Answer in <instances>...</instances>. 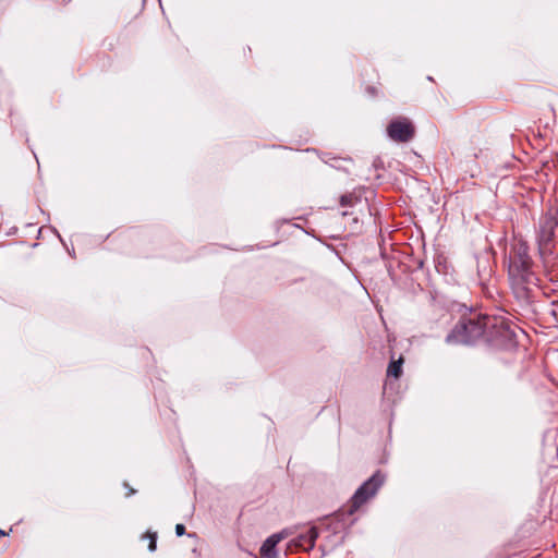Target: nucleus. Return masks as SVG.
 I'll use <instances>...</instances> for the list:
<instances>
[{"mask_svg": "<svg viewBox=\"0 0 558 558\" xmlns=\"http://www.w3.org/2000/svg\"><path fill=\"white\" fill-rule=\"evenodd\" d=\"M518 332H522L519 327H511L502 318L490 317L486 341L509 350L517 345Z\"/></svg>", "mask_w": 558, "mask_h": 558, "instance_id": "3", "label": "nucleus"}, {"mask_svg": "<svg viewBox=\"0 0 558 558\" xmlns=\"http://www.w3.org/2000/svg\"><path fill=\"white\" fill-rule=\"evenodd\" d=\"M148 536L150 539L148 548L150 551H154L156 550L157 533H149Z\"/></svg>", "mask_w": 558, "mask_h": 558, "instance_id": "12", "label": "nucleus"}, {"mask_svg": "<svg viewBox=\"0 0 558 558\" xmlns=\"http://www.w3.org/2000/svg\"><path fill=\"white\" fill-rule=\"evenodd\" d=\"M357 201L353 194H345L340 197V205L342 207L352 206Z\"/></svg>", "mask_w": 558, "mask_h": 558, "instance_id": "11", "label": "nucleus"}, {"mask_svg": "<svg viewBox=\"0 0 558 558\" xmlns=\"http://www.w3.org/2000/svg\"><path fill=\"white\" fill-rule=\"evenodd\" d=\"M317 537V529L315 526H311L305 533L299 534L298 537L292 541V543L298 549L308 551L314 547Z\"/></svg>", "mask_w": 558, "mask_h": 558, "instance_id": "8", "label": "nucleus"}, {"mask_svg": "<svg viewBox=\"0 0 558 558\" xmlns=\"http://www.w3.org/2000/svg\"><path fill=\"white\" fill-rule=\"evenodd\" d=\"M538 254L547 276H550L551 272H558V253L555 245L538 248Z\"/></svg>", "mask_w": 558, "mask_h": 558, "instance_id": "7", "label": "nucleus"}, {"mask_svg": "<svg viewBox=\"0 0 558 558\" xmlns=\"http://www.w3.org/2000/svg\"><path fill=\"white\" fill-rule=\"evenodd\" d=\"M506 262L513 295L521 303H530L538 289L539 279L533 270L527 243L514 238L507 250Z\"/></svg>", "mask_w": 558, "mask_h": 558, "instance_id": "1", "label": "nucleus"}, {"mask_svg": "<svg viewBox=\"0 0 558 558\" xmlns=\"http://www.w3.org/2000/svg\"><path fill=\"white\" fill-rule=\"evenodd\" d=\"M402 364H403L402 357H400L397 361H391L387 368V376L395 377V378L400 377V375L402 373Z\"/></svg>", "mask_w": 558, "mask_h": 558, "instance_id": "10", "label": "nucleus"}, {"mask_svg": "<svg viewBox=\"0 0 558 558\" xmlns=\"http://www.w3.org/2000/svg\"><path fill=\"white\" fill-rule=\"evenodd\" d=\"M134 493H135V490H134L133 488H131V489H130V492H129V494H128V496H131V495H132V494H134Z\"/></svg>", "mask_w": 558, "mask_h": 558, "instance_id": "14", "label": "nucleus"}, {"mask_svg": "<svg viewBox=\"0 0 558 558\" xmlns=\"http://www.w3.org/2000/svg\"><path fill=\"white\" fill-rule=\"evenodd\" d=\"M489 320L490 316L487 315L462 318L447 335L446 342L449 344H471L481 338L486 341Z\"/></svg>", "mask_w": 558, "mask_h": 558, "instance_id": "2", "label": "nucleus"}, {"mask_svg": "<svg viewBox=\"0 0 558 558\" xmlns=\"http://www.w3.org/2000/svg\"><path fill=\"white\" fill-rule=\"evenodd\" d=\"M384 481L385 476L380 472H376L364 482L352 496L347 514H354L368 499L374 497Z\"/></svg>", "mask_w": 558, "mask_h": 558, "instance_id": "4", "label": "nucleus"}, {"mask_svg": "<svg viewBox=\"0 0 558 558\" xmlns=\"http://www.w3.org/2000/svg\"><path fill=\"white\" fill-rule=\"evenodd\" d=\"M185 533V526L183 524L175 525V534L182 536Z\"/></svg>", "mask_w": 558, "mask_h": 558, "instance_id": "13", "label": "nucleus"}, {"mask_svg": "<svg viewBox=\"0 0 558 558\" xmlns=\"http://www.w3.org/2000/svg\"><path fill=\"white\" fill-rule=\"evenodd\" d=\"M387 134L393 142L408 143L414 137L415 128L408 118L399 117L388 124Z\"/></svg>", "mask_w": 558, "mask_h": 558, "instance_id": "5", "label": "nucleus"}, {"mask_svg": "<svg viewBox=\"0 0 558 558\" xmlns=\"http://www.w3.org/2000/svg\"><path fill=\"white\" fill-rule=\"evenodd\" d=\"M281 534H272L262 545L259 554L262 558H277L276 546L281 541Z\"/></svg>", "mask_w": 558, "mask_h": 558, "instance_id": "9", "label": "nucleus"}, {"mask_svg": "<svg viewBox=\"0 0 558 558\" xmlns=\"http://www.w3.org/2000/svg\"><path fill=\"white\" fill-rule=\"evenodd\" d=\"M558 221L553 216H544L541 220L539 232L537 236L538 248L554 245V238Z\"/></svg>", "mask_w": 558, "mask_h": 558, "instance_id": "6", "label": "nucleus"}, {"mask_svg": "<svg viewBox=\"0 0 558 558\" xmlns=\"http://www.w3.org/2000/svg\"><path fill=\"white\" fill-rule=\"evenodd\" d=\"M0 535H5V532L3 530H0Z\"/></svg>", "mask_w": 558, "mask_h": 558, "instance_id": "15", "label": "nucleus"}]
</instances>
